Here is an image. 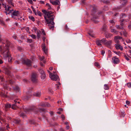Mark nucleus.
<instances>
[{
    "label": "nucleus",
    "mask_w": 131,
    "mask_h": 131,
    "mask_svg": "<svg viewBox=\"0 0 131 131\" xmlns=\"http://www.w3.org/2000/svg\"><path fill=\"white\" fill-rule=\"evenodd\" d=\"M42 11L45 15L44 16V18L45 20V22L48 24L49 29L53 30L54 25V23L53 22V13L51 11L47 12L45 10H42Z\"/></svg>",
    "instance_id": "f257e3e1"
},
{
    "label": "nucleus",
    "mask_w": 131,
    "mask_h": 131,
    "mask_svg": "<svg viewBox=\"0 0 131 131\" xmlns=\"http://www.w3.org/2000/svg\"><path fill=\"white\" fill-rule=\"evenodd\" d=\"M7 44L4 43L3 44V46H0V50L4 58H6L9 57L10 55V54L8 50V47L9 45V42L7 40L6 41Z\"/></svg>",
    "instance_id": "f03ea898"
},
{
    "label": "nucleus",
    "mask_w": 131,
    "mask_h": 131,
    "mask_svg": "<svg viewBox=\"0 0 131 131\" xmlns=\"http://www.w3.org/2000/svg\"><path fill=\"white\" fill-rule=\"evenodd\" d=\"M12 17L16 20H19L20 18H21L20 14L18 11H14L11 14Z\"/></svg>",
    "instance_id": "7ed1b4c3"
},
{
    "label": "nucleus",
    "mask_w": 131,
    "mask_h": 131,
    "mask_svg": "<svg viewBox=\"0 0 131 131\" xmlns=\"http://www.w3.org/2000/svg\"><path fill=\"white\" fill-rule=\"evenodd\" d=\"M21 61L22 63L25 64L27 67H29L32 66V61L29 60L27 59H22Z\"/></svg>",
    "instance_id": "20e7f679"
},
{
    "label": "nucleus",
    "mask_w": 131,
    "mask_h": 131,
    "mask_svg": "<svg viewBox=\"0 0 131 131\" xmlns=\"http://www.w3.org/2000/svg\"><path fill=\"white\" fill-rule=\"evenodd\" d=\"M39 71L41 74L40 77L42 80L44 79L46 77V74L44 71L42 69H40Z\"/></svg>",
    "instance_id": "39448f33"
},
{
    "label": "nucleus",
    "mask_w": 131,
    "mask_h": 131,
    "mask_svg": "<svg viewBox=\"0 0 131 131\" xmlns=\"http://www.w3.org/2000/svg\"><path fill=\"white\" fill-rule=\"evenodd\" d=\"M36 110V108L35 106H33L31 107L30 108L27 109L25 111V112L26 113H29L31 111H35Z\"/></svg>",
    "instance_id": "423d86ee"
},
{
    "label": "nucleus",
    "mask_w": 131,
    "mask_h": 131,
    "mask_svg": "<svg viewBox=\"0 0 131 131\" xmlns=\"http://www.w3.org/2000/svg\"><path fill=\"white\" fill-rule=\"evenodd\" d=\"M2 5L3 7L5 8V10L6 11H9V13H8V14H9L10 13H12V12L13 11V9L10 10V6H8L7 8H6V6L4 4H2Z\"/></svg>",
    "instance_id": "0eeeda50"
},
{
    "label": "nucleus",
    "mask_w": 131,
    "mask_h": 131,
    "mask_svg": "<svg viewBox=\"0 0 131 131\" xmlns=\"http://www.w3.org/2000/svg\"><path fill=\"white\" fill-rule=\"evenodd\" d=\"M112 60V62L114 64H118L120 62L119 60L116 56H115L113 57Z\"/></svg>",
    "instance_id": "6e6552de"
},
{
    "label": "nucleus",
    "mask_w": 131,
    "mask_h": 131,
    "mask_svg": "<svg viewBox=\"0 0 131 131\" xmlns=\"http://www.w3.org/2000/svg\"><path fill=\"white\" fill-rule=\"evenodd\" d=\"M37 75L35 73H33L31 77V80L33 82H36L37 80Z\"/></svg>",
    "instance_id": "1a4fd4ad"
},
{
    "label": "nucleus",
    "mask_w": 131,
    "mask_h": 131,
    "mask_svg": "<svg viewBox=\"0 0 131 131\" xmlns=\"http://www.w3.org/2000/svg\"><path fill=\"white\" fill-rule=\"evenodd\" d=\"M14 102H15V104L12 105V106H11V108L13 109L16 110L18 107V106L19 105H17V103H16V102H17L16 100H15L14 101Z\"/></svg>",
    "instance_id": "9d476101"
},
{
    "label": "nucleus",
    "mask_w": 131,
    "mask_h": 131,
    "mask_svg": "<svg viewBox=\"0 0 131 131\" xmlns=\"http://www.w3.org/2000/svg\"><path fill=\"white\" fill-rule=\"evenodd\" d=\"M112 42V41L110 40L106 42L105 43L106 46L108 48H111V44Z\"/></svg>",
    "instance_id": "9b49d317"
},
{
    "label": "nucleus",
    "mask_w": 131,
    "mask_h": 131,
    "mask_svg": "<svg viewBox=\"0 0 131 131\" xmlns=\"http://www.w3.org/2000/svg\"><path fill=\"white\" fill-rule=\"evenodd\" d=\"M50 2L53 5H59L58 3H60L59 1L58 0H57L55 1H53L51 0H50Z\"/></svg>",
    "instance_id": "f8f14e48"
},
{
    "label": "nucleus",
    "mask_w": 131,
    "mask_h": 131,
    "mask_svg": "<svg viewBox=\"0 0 131 131\" xmlns=\"http://www.w3.org/2000/svg\"><path fill=\"white\" fill-rule=\"evenodd\" d=\"M39 106L43 107H49L50 106V104L48 103H41V104H40L39 105Z\"/></svg>",
    "instance_id": "ddd939ff"
},
{
    "label": "nucleus",
    "mask_w": 131,
    "mask_h": 131,
    "mask_svg": "<svg viewBox=\"0 0 131 131\" xmlns=\"http://www.w3.org/2000/svg\"><path fill=\"white\" fill-rule=\"evenodd\" d=\"M115 46L116 49L117 50L120 49L121 51H122L123 50L122 47L119 44H115Z\"/></svg>",
    "instance_id": "4468645a"
},
{
    "label": "nucleus",
    "mask_w": 131,
    "mask_h": 131,
    "mask_svg": "<svg viewBox=\"0 0 131 131\" xmlns=\"http://www.w3.org/2000/svg\"><path fill=\"white\" fill-rule=\"evenodd\" d=\"M98 18V16L96 17L94 16H93L91 19L95 23H96L98 22V21L96 20V19H97Z\"/></svg>",
    "instance_id": "2eb2a0df"
},
{
    "label": "nucleus",
    "mask_w": 131,
    "mask_h": 131,
    "mask_svg": "<svg viewBox=\"0 0 131 131\" xmlns=\"http://www.w3.org/2000/svg\"><path fill=\"white\" fill-rule=\"evenodd\" d=\"M3 69L4 70V72L6 74H10V72L7 68L5 67H3Z\"/></svg>",
    "instance_id": "dca6fc26"
},
{
    "label": "nucleus",
    "mask_w": 131,
    "mask_h": 131,
    "mask_svg": "<svg viewBox=\"0 0 131 131\" xmlns=\"http://www.w3.org/2000/svg\"><path fill=\"white\" fill-rule=\"evenodd\" d=\"M46 46L45 43L42 44V49L45 53H46L47 52V50L45 48Z\"/></svg>",
    "instance_id": "f3484780"
},
{
    "label": "nucleus",
    "mask_w": 131,
    "mask_h": 131,
    "mask_svg": "<svg viewBox=\"0 0 131 131\" xmlns=\"http://www.w3.org/2000/svg\"><path fill=\"white\" fill-rule=\"evenodd\" d=\"M96 42L97 46H101L102 45L101 44V42L100 40L99 39H97L96 40Z\"/></svg>",
    "instance_id": "a211bd4d"
},
{
    "label": "nucleus",
    "mask_w": 131,
    "mask_h": 131,
    "mask_svg": "<svg viewBox=\"0 0 131 131\" xmlns=\"http://www.w3.org/2000/svg\"><path fill=\"white\" fill-rule=\"evenodd\" d=\"M112 26L110 27L111 29V31L112 33H114L116 34H117L118 33V31H117L115 29H111V28L112 27Z\"/></svg>",
    "instance_id": "6ab92c4d"
},
{
    "label": "nucleus",
    "mask_w": 131,
    "mask_h": 131,
    "mask_svg": "<svg viewBox=\"0 0 131 131\" xmlns=\"http://www.w3.org/2000/svg\"><path fill=\"white\" fill-rule=\"evenodd\" d=\"M58 77L57 75H54V76L52 77L51 79L53 80L56 81L58 79Z\"/></svg>",
    "instance_id": "aec40b11"
},
{
    "label": "nucleus",
    "mask_w": 131,
    "mask_h": 131,
    "mask_svg": "<svg viewBox=\"0 0 131 131\" xmlns=\"http://www.w3.org/2000/svg\"><path fill=\"white\" fill-rule=\"evenodd\" d=\"M33 94L34 96L36 97H39L40 96V92H36Z\"/></svg>",
    "instance_id": "412c9836"
},
{
    "label": "nucleus",
    "mask_w": 131,
    "mask_h": 131,
    "mask_svg": "<svg viewBox=\"0 0 131 131\" xmlns=\"http://www.w3.org/2000/svg\"><path fill=\"white\" fill-rule=\"evenodd\" d=\"M120 3L122 5H124L127 2V0H120Z\"/></svg>",
    "instance_id": "4be33fe9"
},
{
    "label": "nucleus",
    "mask_w": 131,
    "mask_h": 131,
    "mask_svg": "<svg viewBox=\"0 0 131 131\" xmlns=\"http://www.w3.org/2000/svg\"><path fill=\"white\" fill-rule=\"evenodd\" d=\"M10 107H11V106L9 104L7 103L5 105V109H7Z\"/></svg>",
    "instance_id": "5701e85b"
},
{
    "label": "nucleus",
    "mask_w": 131,
    "mask_h": 131,
    "mask_svg": "<svg viewBox=\"0 0 131 131\" xmlns=\"http://www.w3.org/2000/svg\"><path fill=\"white\" fill-rule=\"evenodd\" d=\"M122 37L119 36H116L114 37V40H118V39H122Z\"/></svg>",
    "instance_id": "b1692460"
},
{
    "label": "nucleus",
    "mask_w": 131,
    "mask_h": 131,
    "mask_svg": "<svg viewBox=\"0 0 131 131\" xmlns=\"http://www.w3.org/2000/svg\"><path fill=\"white\" fill-rule=\"evenodd\" d=\"M41 32V31H37V38L39 39L40 38V34Z\"/></svg>",
    "instance_id": "393cba45"
},
{
    "label": "nucleus",
    "mask_w": 131,
    "mask_h": 131,
    "mask_svg": "<svg viewBox=\"0 0 131 131\" xmlns=\"http://www.w3.org/2000/svg\"><path fill=\"white\" fill-rule=\"evenodd\" d=\"M8 3L11 5L12 6H14V4L13 3H12V1H13V0H7Z\"/></svg>",
    "instance_id": "a878e982"
},
{
    "label": "nucleus",
    "mask_w": 131,
    "mask_h": 131,
    "mask_svg": "<svg viewBox=\"0 0 131 131\" xmlns=\"http://www.w3.org/2000/svg\"><path fill=\"white\" fill-rule=\"evenodd\" d=\"M13 122L16 124H18L19 122V120L18 119H14L13 121Z\"/></svg>",
    "instance_id": "bb28decb"
},
{
    "label": "nucleus",
    "mask_w": 131,
    "mask_h": 131,
    "mask_svg": "<svg viewBox=\"0 0 131 131\" xmlns=\"http://www.w3.org/2000/svg\"><path fill=\"white\" fill-rule=\"evenodd\" d=\"M115 27L118 29H123V27L122 26H120L118 25H116Z\"/></svg>",
    "instance_id": "cd10ccee"
},
{
    "label": "nucleus",
    "mask_w": 131,
    "mask_h": 131,
    "mask_svg": "<svg viewBox=\"0 0 131 131\" xmlns=\"http://www.w3.org/2000/svg\"><path fill=\"white\" fill-rule=\"evenodd\" d=\"M104 89L105 90H107L109 89V87L107 84H105L104 85Z\"/></svg>",
    "instance_id": "c85d7f7f"
},
{
    "label": "nucleus",
    "mask_w": 131,
    "mask_h": 131,
    "mask_svg": "<svg viewBox=\"0 0 131 131\" xmlns=\"http://www.w3.org/2000/svg\"><path fill=\"white\" fill-rule=\"evenodd\" d=\"M8 57V61L9 62L11 63L12 62V58L11 57V56L10 55L9 57Z\"/></svg>",
    "instance_id": "c756f323"
},
{
    "label": "nucleus",
    "mask_w": 131,
    "mask_h": 131,
    "mask_svg": "<svg viewBox=\"0 0 131 131\" xmlns=\"http://www.w3.org/2000/svg\"><path fill=\"white\" fill-rule=\"evenodd\" d=\"M0 95L4 97H6L7 96L3 92H1L0 93Z\"/></svg>",
    "instance_id": "7c9ffc66"
},
{
    "label": "nucleus",
    "mask_w": 131,
    "mask_h": 131,
    "mask_svg": "<svg viewBox=\"0 0 131 131\" xmlns=\"http://www.w3.org/2000/svg\"><path fill=\"white\" fill-rule=\"evenodd\" d=\"M121 18H124L126 17V15L124 13H122L120 15Z\"/></svg>",
    "instance_id": "2f4dec72"
},
{
    "label": "nucleus",
    "mask_w": 131,
    "mask_h": 131,
    "mask_svg": "<svg viewBox=\"0 0 131 131\" xmlns=\"http://www.w3.org/2000/svg\"><path fill=\"white\" fill-rule=\"evenodd\" d=\"M94 64L95 66L98 67V68H100V66L98 63L97 62H95L94 63Z\"/></svg>",
    "instance_id": "473e14b6"
},
{
    "label": "nucleus",
    "mask_w": 131,
    "mask_h": 131,
    "mask_svg": "<svg viewBox=\"0 0 131 131\" xmlns=\"http://www.w3.org/2000/svg\"><path fill=\"white\" fill-rule=\"evenodd\" d=\"M95 12H96V9L95 8H93L92 10V15H93L95 13Z\"/></svg>",
    "instance_id": "72a5a7b5"
},
{
    "label": "nucleus",
    "mask_w": 131,
    "mask_h": 131,
    "mask_svg": "<svg viewBox=\"0 0 131 131\" xmlns=\"http://www.w3.org/2000/svg\"><path fill=\"white\" fill-rule=\"evenodd\" d=\"M37 15L38 14L39 16H41L42 15V14L41 13L39 10L37 11Z\"/></svg>",
    "instance_id": "f704fd0d"
},
{
    "label": "nucleus",
    "mask_w": 131,
    "mask_h": 131,
    "mask_svg": "<svg viewBox=\"0 0 131 131\" xmlns=\"http://www.w3.org/2000/svg\"><path fill=\"white\" fill-rule=\"evenodd\" d=\"M13 89L17 91H18L19 88L18 86H16L15 87H13Z\"/></svg>",
    "instance_id": "c9c22d12"
},
{
    "label": "nucleus",
    "mask_w": 131,
    "mask_h": 131,
    "mask_svg": "<svg viewBox=\"0 0 131 131\" xmlns=\"http://www.w3.org/2000/svg\"><path fill=\"white\" fill-rule=\"evenodd\" d=\"M100 40L101 41L102 43H104L106 41V39L105 38H103Z\"/></svg>",
    "instance_id": "e433bc0d"
},
{
    "label": "nucleus",
    "mask_w": 131,
    "mask_h": 131,
    "mask_svg": "<svg viewBox=\"0 0 131 131\" xmlns=\"http://www.w3.org/2000/svg\"><path fill=\"white\" fill-rule=\"evenodd\" d=\"M9 83L11 85H12L14 84V82L12 80H10L9 81Z\"/></svg>",
    "instance_id": "4c0bfd02"
},
{
    "label": "nucleus",
    "mask_w": 131,
    "mask_h": 131,
    "mask_svg": "<svg viewBox=\"0 0 131 131\" xmlns=\"http://www.w3.org/2000/svg\"><path fill=\"white\" fill-rule=\"evenodd\" d=\"M29 18L30 19L32 20V21H34L35 20L34 18V17L32 16H29Z\"/></svg>",
    "instance_id": "58836bf2"
},
{
    "label": "nucleus",
    "mask_w": 131,
    "mask_h": 131,
    "mask_svg": "<svg viewBox=\"0 0 131 131\" xmlns=\"http://www.w3.org/2000/svg\"><path fill=\"white\" fill-rule=\"evenodd\" d=\"M113 52L115 53L118 55H119L121 54V53L119 51L117 52L116 51H113Z\"/></svg>",
    "instance_id": "ea45409f"
},
{
    "label": "nucleus",
    "mask_w": 131,
    "mask_h": 131,
    "mask_svg": "<svg viewBox=\"0 0 131 131\" xmlns=\"http://www.w3.org/2000/svg\"><path fill=\"white\" fill-rule=\"evenodd\" d=\"M127 85L128 88L131 87V82L127 83Z\"/></svg>",
    "instance_id": "a19ab883"
},
{
    "label": "nucleus",
    "mask_w": 131,
    "mask_h": 131,
    "mask_svg": "<svg viewBox=\"0 0 131 131\" xmlns=\"http://www.w3.org/2000/svg\"><path fill=\"white\" fill-rule=\"evenodd\" d=\"M124 57L125 58V59L127 60V61H128L129 60V59L125 55V54L124 55Z\"/></svg>",
    "instance_id": "79ce46f5"
},
{
    "label": "nucleus",
    "mask_w": 131,
    "mask_h": 131,
    "mask_svg": "<svg viewBox=\"0 0 131 131\" xmlns=\"http://www.w3.org/2000/svg\"><path fill=\"white\" fill-rule=\"evenodd\" d=\"M123 35L125 37H126L127 33L126 31H123Z\"/></svg>",
    "instance_id": "37998d69"
},
{
    "label": "nucleus",
    "mask_w": 131,
    "mask_h": 131,
    "mask_svg": "<svg viewBox=\"0 0 131 131\" xmlns=\"http://www.w3.org/2000/svg\"><path fill=\"white\" fill-rule=\"evenodd\" d=\"M30 36L34 39L36 38V36L34 34H32L30 35Z\"/></svg>",
    "instance_id": "c03bdc74"
},
{
    "label": "nucleus",
    "mask_w": 131,
    "mask_h": 131,
    "mask_svg": "<svg viewBox=\"0 0 131 131\" xmlns=\"http://www.w3.org/2000/svg\"><path fill=\"white\" fill-rule=\"evenodd\" d=\"M0 24L2 25H4V22L1 20H0Z\"/></svg>",
    "instance_id": "a18cd8bd"
},
{
    "label": "nucleus",
    "mask_w": 131,
    "mask_h": 131,
    "mask_svg": "<svg viewBox=\"0 0 131 131\" xmlns=\"http://www.w3.org/2000/svg\"><path fill=\"white\" fill-rule=\"evenodd\" d=\"M126 42L127 43H131V41L129 39L126 40Z\"/></svg>",
    "instance_id": "49530a36"
},
{
    "label": "nucleus",
    "mask_w": 131,
    "mask_h": 131,
    "mask_svg": "<svg viewBox=\"0 0 131 131\" xmlns=\"http://www.w3.org/2000/svg\"><path fill=\"white\" fill-rule=\"evenodd\" d=\"M111 34H107L106 35V37L108 38L111 36Z\"/></svg>",
    "instance_id": "de8ad7c7"
},
{
    "label": "nucleus",
    "mask_w": 131,
    "mask_h": 131,
    "mask_svg": "<svg viewBox=\"0 0 131 131\" xmlns=\"http://www.w3.org/2000/svg\"><path fill=\"white\" fill-rule=\"evenodd\" d=\"M27 42H28L31 43L32 42V40L31 39H27Z\"/></svg>",
    "instance_id": "09e8293b"
},
{
    "label": "nucleus",
    "mask_w": 131,
    "mask_h": 131,
    "mask_svg": "<svg viewBox=\"0 0 131 131\" xmlns=\"http://www.w3.org/2000/svg\"><path fill=\"white\" fill-rule=\"evenodd\" d=\"M32 10L33 11V12L36 15H37V13L36 12V10H35V9L34 8L33 9H32Z\"/></svg>",
    "instance_id": "8fccbe9b"
},
{
    "label": "nucleus",
    "mask_w": 131,
    "mask_h": 131,
    "mask_svg": "<svg viewBox=\"0 0 131 131\" xmlns=\"http://www.w3.org/2000/svg\"><path fill=\"white\" fill-rule=\"evenodd\" d=\"M5 130V128L1 127L0 128V131H4Z\"/></svg>",
    "instance_id": "3c124183"
},
{
    "label": "nucleus",
    "mask_w": 131,
    "mask_h": 131,
    "mask_svg": "<svg viewBox=\"0 0 131 131\" xmlns=\"http://www.w3.org/2000/svg\"><path fill=\"white\" fill-rule=\"evenodd\" d=\"M44 58V56H42V57H40L39 58V59L40 60H43Z\"/></svg>",
    "instance_id": "603ef678"
},
{
    "label": "nucleus",
    "mask_w": 131,
    "mask_h": 131,
    "mask_svg": "<svg viewBox=\"0 0 131 131\" xmlns=\"http://www.w3.org/2000/svg\"><path fill=\"white\" fill-rule=\"evenodd\" d=\"M39 111H44L45 110L43 108H39Z\"/></svg>",
    "instance_id": "864d4df0"
},
{
    "label": "nucleus",
    "mask_w": 131,
    "mask_h": 131,
    "mask_svg": "<svg viewBox=\"0 0 131 131\" xmlns=\"http://www.w3.org/2000/svg\"><path fill=\"white\" fill-rule=\"evenodd\" d=\"M54 75L52 73H50V74H49V75L50 76L51 78L52 77L54 76Z\"/></svg>",
    "instance_id": "5fc2aeb1"
},
{
    "label": "nucleus",
    "mask_w": 131,
    "mask_h": 131,
    "mask_svg": "<svg viewBox=\"0 0 131 131\" xmlns=\"http://www.w3.org/2000/svg\"><path fill=\"white\" fill-rule=\"evenodd\" d=\"M27 94L29 96H31V93L30 92V91H28L27 92Z\"/></svg>",
    "instance_id": "6e6d98bb"
},
{
    "label": "nucleus",
    "mask_w": 131,
    "mask_h": 131,
    "mask_svg": "<svg viewBox=\"0 0 131 131\" xmlns=\"http://www.w3.org/2000/svg\"><path fill=\"white\" fill-rule=\"evenodd\" d=\"M61 117L63 120H64L65 118V117L63 114L61 115Z\"/></svg>",
    "instance_id": "4d7b16f0"
},
{
    "label": "nucleus",
    "mask_w": 131,
    "mask_h": 131,
    "mask_svg": "<svg viewBox=\"0 0 131 131\" xmlns=\"http://www.w3.org/2000/svg\"><path fill=\"white\" fill-rule=\"evenodd\" d=\"M41 30H42V33H43V34L44 35H46V34H45V32L44 31V30L43 29H42Z\"/></svg>",
    "instance_id": "13d9d810"
},
{
    "label": "nucleus",
    "mask_w": 131,
    "mask_h": 131,
    "mask_svg": "<svg viewBox=\"0 0 131 131\" xmlns=\"http://www.w3.org/2000/svg\"><path fill=\"white\" fill-rule=\"evenodd\" d=\"M19 63V61L18 60L16 61L15 62V64H18Z\"/></svg>",
    "instance_id": "bf43d9fd"
},
{
    "label": "nucleus",
    "mask_w": 131,
    "mask_h": 131,
    "mask_svg": "<svg viewBox=\"0 0 131 131\" xmlns=\"http://www.w3.org/2000/svg\"><path fill=\"white\" fill-rule=\"evenodd\" d=\"M20 116L23 117H24V116H25V114L24 113H21L20 114Z\"/></svg>",
    "instance_id": "052dcab7"
},
{
    "label": "nucleus",
    "mask_w": 131,
    "mask_h": 131,
    "mask_svg": "<svg viewBox=\"0 0 131 131\" xmlns=\"http://www.w3.org/2000/svg\"><path fill=\"white\" fill-rule=\"evenodd\" d=\"M27 1L30 4H32V0H27Z\"/></svg>",
    "instance_id": "680f3d73"
},
{
    "label": "nucleus",
    "mask_w": 131,
    "mask_h": 131,
    "mask_svg": "<svg viewBox=\"0 0 131 131\" xmlns=\"http://www.w3.org/2000/svg\"><path fill=\"white\" fill-rule=\"evenodd\" d=\"M30 122L31 124H34V121L33 120L30 121Z\"/></svg>",
    "instance_id": "e2e57ef3"
},
{
    "label": "nucleus",
    "mask_w": 131,
    "mask_h": 131,
    "mask_svg": "<svg viewBox=\"0 0 131 131\" xmlns=\"http://www.w3.org/2000/svg\"><path fill=\"white\" fill-rule=\"evenodd\" d=\"M105 53V51L104 50H102L101 51V54L102 55H103Z\"/></svg>",
    "instance_id": "0e129e2a"
},
{
    "label": "nucleus",
    "mask_w": 131,
    "mask_h": 131,
    "mask_svg": "<svg viewBox=\"0 0 131 131\" xmlns=\"http://www.w3.org/2000/svg\"><path fill=\"white\" fill-rule=\"evenodd\" d=\"M104 3L106 4H108L110 3V2L108 1L107 0L106 1L104 2Z\"/></svg>",
    "instance_id": "69168bd1"
},
{
    "label": "nucleus",
    "mask_w": 131,
    "mask_h": 131,
    "mask_svg": "<svg viewBox=\"0 0 131 131\" xmlns=\"http://www.w3.org/2000/svg\"><path fill=\"white\" fill-rule=\"evenodd\" d=\"M39 1L41 4H44V2L43 1Z\"/></svg>",
    "instance_id": "338daca9"
},
{
    "label": "nucleus",
    "mask_w": 131,
    "mask_h": 131,
    "mask_svg": "<svg viewBox=\"0 0 131 131\" xmlns=\"http://www.w3.org/2000/svg\"><path fill=\"white\" fill-rule=\"evenodd\" d=\"M13 38L15 39H17V37L15 35H14L13 36Z\"/></svg>",
    "instance_id": "774afa93"
}]
</instances>
